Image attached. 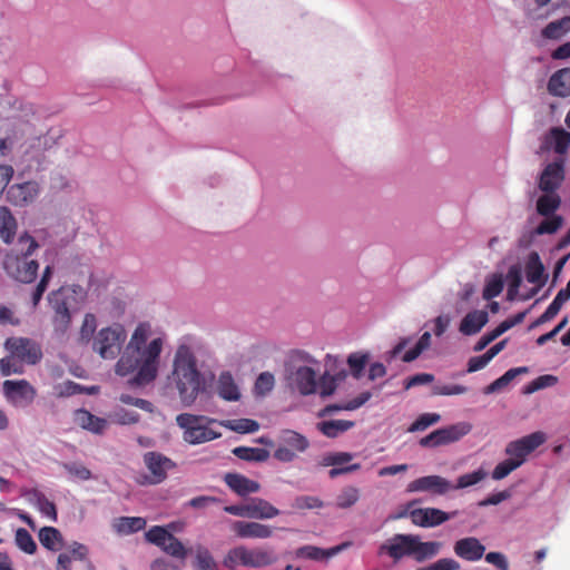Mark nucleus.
<instances>
[{
    "label": "nucleus",
    "mask_w": 570,
    "mask_h": 570,
    "mask_svg": "<svg viewBox=\"0 0 570 570\" xmlns=\"http://www.w3.org/2000/svg\"><path fill=\"white\" fill-rule=\"evenodd\" d=\"M149 333L148 324H138L116 364V374L119 376H127L136 372L128 380L130 387L146 386L157 377L163 340L156 337L147 344Z\"/></svg>",
    "instance_id": "1"
},
{
    "label": "nucleus",
    "mask_w": 570,
    "mask_h": 570,
    "mask_svg": "<svg viewBox=\"0 0 570 570\" xmlns=\"http://www.w3.org/2000/svg\"><path fill=\"white\" fill-rule=\"evenodd\" d=\"M169 380L184 406L193 405L198 395L207 391L206 376L197 368V360L189 345L180 344L177 347Z\"/></svg>",
    "instance_id": "2"
},
{
    "label": "nucleus",
    "mask_w": 570,
    "mask_h": 570,
    "mask_svg": "<svg viewBox=\"0 0 570 570\" xmlns=\"http://www.w3.org/2000/svg\"><path fill=\"white\" fill-rule=\"evenodd\" d=\"M318 362L307 352L293 350L284 363V376L286 385L293 392L302 396H308L317 392V372L312 365Z\"/></svg>",
    "instance_id": "3"
},
{
    "label": "nucleus",
    "mask_w": 570,
    "mask_h": 570,
    "mask_svg": "<svg viewBox=\"0 0 570 570\" xmlns=\"http://www.w3.org/2000/svg\"><path fill=\"white\" fill-rule=\"evenodd\" d=\"M442 548L439 541H421L420 535L396 533L386 542L380 546L379 554H387L400 561L405 557L413 558L417 563H423L435 558Z\"/></svg>",
    "instance_id": "4"
},
{
    "label": "nucleus",
    "mask_w": 570,
    "mask_h": 570,
    "mask_svg": "<svg viewBox=\"0 0 570 570\" xmlns=\"http://www.w3.org/2000/svg\"><path fill=\"white\" fill-rule=\"evenodd\" d=\"M19 244L28 243L26 250L21 252V256L14 258L8 257L4 262V269L8 275L16 281L24 284L32 283L38 275L39 263L36 259H29L35 250L39 247L38 242L27 232L19 236Z\"/></svg>",
    "instance_id": "5"
},
{
    "label": "nucleus",
    "mask_w": 570,
    "mask_h": 570,
    "mask_svg": "<svg viewBox=\"0 0 570 570\" xmlns=\"http://www.w3.org/2000/svg\"><path fill=\"white\" fill-rule=\"evenodd\" d=\"M177 425L184 429V441L190 444H200L220 438V432L215 431L209 425L215 420H208L205 416L181 413L176 417Z\"/></svg>",
    "instance_id": "6"
},
{
    "label": "nucleus",
    "mask_w": 570,
    "mask_h": 570,
    "mask_svg": "<svg viewBox=\"0 0 570 570\" xmlns=\"http://www.w3.org/2000/svg\"><path fill=\"white\" fill-rule=\"evenodd\" d=\"M127 337L122 325L114 324L101 328L94 338L92 350L105 360L116 358Z\"/></svg>",
    "instance_id": "7"
},
{
    "label": "nucleus",
    "mask_w": 570,
    "mask_h": 570,
    "mask_svg": "<svg viewBox=\"0 0 570 570\" xmlns=\"http://www.w3.org/2000/svg\"><path fill=\"white\" fill-rule=\"evenodd\" d=\"M472 425L468 422H459L441 429L434 430L430 434L423 436L419 441L422 448L434 449L458 442L463 436L469 434Z\"/></svg>",
    "instance_id": "8"
},
{
    "label": "nucleus",
    "mask_w": 570,
    "mask_h": 570,
    "mask_svg": "<svg viewBox=\"0 0 570 570\" xmlns=\"http://www.w3.org/2000/svg\"><path fill=\"white\" fill-rule=\"evenodd\" d=\"M48 302L55 312L52 322L56 331L65 333L71 324L72 311H77L78 305L71 303V296L66 294L63 286L52 291Z\"/></svg>",
    "instance_id": "9"
},
{
    "label": "nucleus",
    "mask_w": 570,
    "mask_h": 570,
    "mask_svg": "<svg viewBox=\"0 0 570 570\" xmlns=\"http://www.w3.org/2000/svg\"><path fill=\"white\" fill-rule=\"evenodd\" d=\"M4 347L12 357H17L27 364L35 365L42 358V351L35 341L28 337H9Z\"/></svg>",
    "instance_id": "10"
},
{
    "label": "nucleus",
    "mask_w": 570,
    "mask_h": 570,
    "mask_svg": "<svg viewBox=\"0 0 570 570\" xmlns=\"http://www.w3.org/2000/svg\"><path fill=\"white\" fill-rule=\"evenodd\" d=\"M544 441L546 434L543 432H533L509 442L505 446V454L512 460H520L522 465L525 458L543 444Z\"/></svg>",
    "instance_id": "11"
},
{
    "label": "nucleus",
    "mask_w": 570,
    "mask_h": 570,
    "mask_svg": "<svg viewBox=\"0 0 570 570\" xmlns=\"http://www.w3.org/2000/svg\"><path fill=\"white\" fill-rule=\"evenodd\" d=\"M144 463L151 476H145L146 483L159 484L167 478V472L176 468V463L163 453L150 451L144 454Z\"/></svg>",
    "instance_id": "12"
},
{
    "label": "nucleus",
    "mask_w": 570,
    "mask_h": 570,
    "mask_svg": "<svg viewBox=\"0 0 570 570\" xmlns=\"http://www.w3.org/2000/svg\"><path fill=\"white\" fill-rule=\"evenodd\" d=\"M458 515V510L445 512L438 508H417L410 512L413 524L421 528H434Z\"/></svg>",
    "instance_id": "13"
},
{
    "label": "nucleus",
    "mask_w": 570,
    "mask_h": 570,
    "mask_svg": "<svg viewBox=\"0 0 570 570\" xmlns=\"http://www.w3.org/2000/svg\"><path fill=\"white\" fill-rule=\"evenodd\" d=\"M453 484L440 475H426L413 480L407 484V492H428L434 495H443L452 490Z\"/></svg>",
    "instance_id": "14"
},
{
    "label": "nucleus",
    "mask_w": 570,
    "mask_h": 570,
    "mask_svg": "<svg viewBox=\"0 0 570 570\" xmlns=\"http://www.w3.org/2000/svg\"><path fill=\"white\" fill-rule=\"evenodd\" d=\"M39 193L40 188L37 181L13 184L7 190V200L14 206H26L33 202Z\"/></svg>",
    "instance_id": "15"
},
{
    "label": "nucleus",
    "mask_w": 570,
    "mask_h": 570,
    "mask_svg": "<svg viewBox=\"0 0 570 570\" xmlns=\"http://www.w3.org/2000/svg\"><path fill=\"white\" fill-rule=\"evenodd\" d=\"M230 528L240 539H268L274 532L273 527L254 521H234Z\"/></svg>",
    "instance_id": "16"
},
{
    "label": "nucleus",
    "mask_w": 570,
    "mask_h": 570,
    "mask_svg": "<svg viewBox=\"0 0 570 570\" xmlns=\"http://www.w3.org/2000/svg\"><path fill=\"white\" fill-rule=\"evenodd\" d=\"M453 551L459 558L475 562L484 556L485 546L475 537H465L454 542Z\"/></svg>",
    "instance_id": "17"
},
{
    "label": "nucleus",
    "mask_w": 570,
    "mask_h": 570,
    "mask_svg": "<svg viewBox=\"0 0 570 570\" xmlns=\"http://www.w3.org/2000/svg\"><path fill=\"white\" fill-rule=\"evenodd\" d=\"M351 546V542H343L335 547L323 549L315 546H302L295 550V557L298 559H308L314 561H326L337 556Z\"/></svg>",
    "instance_id": "18"
},
{
    "label": "nucleus",
    "mask_w": 570,
    "mask_h": 570,
    "mask_svg": "<svg viewBox=\"0 0 570 570\" xmlns=\"http://www.w3.org/2000/svg\"><path fill=\"white\" fill-rule=\"evenodd\" d=\"M3 394L12 402L24 401L29 404L36 396V390L27 380H7L3 382Z\"/></svg>",
    "instance_id": "19"
},
{
    "label": "nucleus",
    "mask_w": 570,
    "mask_h": 570,
    "mask_svg": "<svg viewBox=\"0 0 570 570\" xmlns=\"http://www.w3.org/2000/svg\"><path fill=\"white\" fill-rule=\"evenodd\" d=\"M529 309L519 312L518 314L513 315L512 317H509L501 322L493 331L484 334L474 345V351L480 352L483 351L491 342L497 340L499 336H501L503 333L512 328L513 326L520 324L523 322L524 317L527 316Z\"/></svg>",
    "instance_id": "20"
},
{
    "label": "nucleus",
    "mask_w": 570,
    "mask_h": 570,
    "mask_svg": "<svg viewBox=\"0 0 570 570\" xmlns=\"http://www.w3.org/2000/svg\"><path fill=\"white\" fill-rule=\"evenodd\" d=\"M570 145V132L562 127H552L546 135L541 145L542 150H553L563 155Z\"/></svg>",
    "instance_id": "21"
},
{
    "label": "nucleus",
    "mask_w": 570,
    "mask_h": 570,
    "mask_svg": "<svg viewBox=\"0 0 570 570\" xmlns=\"http://www.w3.org/2000/svg\"><path fill=\"white\" fill-rule=\"evenodd\" d=\"M563 179V160L549 164L542 171L539 180V188L544 194H556Z\"/></svg>",
    "instance_id": "22"
},
{
    "label": "nucleus",
    "mask_w": 570,
    "mask_h": 570,
    "mask_svg": "<svg viewBox=\"0 0 570 570\" xmlns=\"http://www.w3.org/2000/svg\"><path fill=\"white\" fill-rule=\"evenodd\" d=\"M224 482L233 492L239 497H246L250 493H256L261 489L258 482L236 472L226 473L224 475Z\"/></svg>",
    "instance_id": "23"
},
{
    "label": "nucleus",
    "mask_w": 570,
    "mask_h": 570,
    "mask_svg": "<svg viewBox=\"0 0 570 570\" xmlns=\"http://www.w3.org/2000/svg\"><path fill=\"white\" fill-rule=\"evenodd\" d=\"M488 322L489 315L485 311L474 309L462 318L459 330L463 335H475Z\"/></svg>",
    "instance_id": "24"
},
{
    "label": "nucleus",
    "mask_w": 570,
    "mask_h": 570,
    "mask_svg": "<svg viewBox=\"0 0 570 570\" xmlns=\"http://www.w3.org/2000/svg\"><path fill=\"white\" fill-rule=\"evenodd\" d=\"M527 281L539 286H543L548 281L544 265L537 252H531L525 264Z\"/></svg>",
    "instance_id": "25"
},
{
    "label": "nucleus",
    "mask_w": 570,
    "mask_h": 570,
    "mask_svg": "<svg viewBox=\"0 0 570 570\" xmlns=\"http://www.w3.org/2000/svg\"><path fill=\"white\" fill-rule=\"evenodd\" d=\"M217 394L227 402H236L242 394L229 371H223L217 381Z\"/></svg>",
    "instance_id": "26"
},
{
    "label": "nucleus",
    "mask_w": 570,
    "mask_h": 570,
    "mask_svg": "<svg viewBox=\"0 0 570 570\" xmlns=\"http://www.w3.org/2000/svg\"><path fill=\"white\" fill-rule=\"evenodd\" d=\"M548 91L552 96H570V68L556 71L548 81Z\"/></svg>",
    "instance_id": "27"
},
{
    "label": "nucleus",
    "mask_w": 570,
    "mask_h": 570,
    "mask_svg": "<svg viewBox=\"0 0 570 570\" xmlns=\"http://www.w3.org/2000/svg\"><path fill=\"white\" fill-rule=\"evenodd\" d=\"M279 513L281 511L265 499L252 498L249 500V519L268 520Z\"/></svg>",
    "instance_id": "28"
},
{
    "label": "nucleus",
    "mask_w": 570,
    "mask_h": 570,
    "mask_svg": "<svg viewBox=\"0 0 570 570\" xmlns=\"http://www.w3.org/2000/svg\"><path fill=\"white\" fill-rule=\"evenodd\" d=\"M79 425L95 434H102L108 425L107 420L91 414L85 409H80L76 413Z\"/></svg>",
    "instance_id": "29"
},
{
    "label": "nucleus",
    "mask_w": 570,
    "mask_h": 570,
    "mask_svg": "<svg viewBox=\"0 0 570 570\" xmlns=\"http://www.w3.org/2000/svg\"><path fill=\"white\" fill-rule=\"evenodd\" d=\"M277 560L276 554L272 549H248L247 567L248 568H264L275 563Z\"/></svg>",
    "instance_id": "30"
},
{
    "label": "nucleus",
    "mask_w": 570,
    "mask_h": 570,
    "mask_svg": "<svg viewBox=\"0 0 570 570\" xmlns=\"http://www.w3.org/2000/svg\"><path fill=\"white\" fill-rule=\"evenodd\" d=\"M17 229V220L7 207H0V237L6 244H11Z\"/></svg>",
    "instance_id": "31"
},
{
    "label": "nucleus",
    "mask_w": 570,
    "mask_h": 570,
    "mask_svg": "<svg viewBox=\"0 0 570 570\" xmlns=\"http://www.w3.org/2000/svg\"><path fill=\"white\" fill-rule=\"evenodd\" d=\"M40 543L50 551H58L63 547L61 532L53 527H43L38 533Z\"/></svg>",
    "instance_id": "32"
},
{
    "label": "nucleus",
    "mask_w": 570,
    "mask_h": 570,
    "mask_svg": "<svg viewBox=\"0 0 570 570\" xmlns=\"http://www.w3.org/2000/svg\"><path fill=\"white\" fill-rule=\"evenodd\" d=\"M146 520L140 517H120L115 520L114 528L117 533L128 535L144 530Z\"/></svg>",
    "instance_id": "33"
},
{
    "label": "nucleus",
    "mask_w": 570,
    "mask_h": 570,
    "mask_svg": "<svg viewBox=\"0 0 570 570\" xmlns=\"http://www.w3.org/2000/svg\"><path fill=\"white\" fill-rule=\"evenodd\" d=\"M355 425L354 421L330 420L317 423V429L327 438H337L341 433L348 431Z\"/></svg>",
    "instance_id": "34"
},
{
    "label": "nucleus",
    "mask_w": 570,
    "mask_h": 570,
    "mask_svg": "<svg viewBox=\"0 0 570 570\" xmlns=\"http://www.w3.org/2000/svg\"><path fill=\"white\" fill-rule=\"evenodd\" d=\"M58 389L57 395L59 397H69L76 394L96 395L99 392V386L97 385L85 386L71 380L65 381Z\"/></svg>",
    "instance_id": "35"
},
{
    "label": "nucleus",
    "mask_w": 570,
    "mask_h": 570,
    "mask_svg": "<svg viewBox=\"0 0 570 570\" xmlns=\"http://www.w3.org/2000/svg\"><path fill=\"white\" fill-rule=\"evenodd\" d=\"M232 453L247 462H265L269 458V451L263 448L236 446Z\"/></svg>",
    "instance_id": "36"
},
{
    "label": "nucleus",
    "mask_w": 570,
    "mask_h": 570,
    "mask_svg": "<svg viewBox=\"0 0 570 570\" xmlns=\"http://www.w3.org/2000/svg\"><path fill=\"white\" fill-rule=\"evenodd\" d=\"M570 31V16L562 17L561 19L549 22L542 29V37L547 39H560Z\"/></svg>",
    "instance_id": "37"
},
{
    "label": "nucleus",
    "mask_w": 570,
    "mask_h": 570,
    "mask_svg": "<svg viewBox=\"0 0 570 570\" xmlns=\"http://www.w3.org/2000/svg\"><path fill=\"white\" fill-rule=\"evenodd\" d=\"M561 199L557 194H543L537 200V215L539 216H554L560 207Z\"/></svg>",
    "instance_id": "38"
},
{
    "label": "nucleus",
    "mask_w": 570,
    "mask_h": 570,
    "mask_svg": "<svg viewBox=\"0 0 570 570\" xmlns=\"http://www.w3.org/2000/svg\"><path fill=\"white\" fill-rule=\"evenodd\" d=\"M248 548L238 546L230 549L223 560V566L235 570L238 566L247 567Z\"/></svg>",
    "instance_id": "39"
},
{
    "label": "nucleus",
    "mask_w": 570,
    "mask_h": 570,
    "mask_svg": "<svg viewBox=\"0 0 570 570\" xmlns=\"http://www.w3.org/2000/svg\"><path fill=\"white\" fill-rule=\"evenodd\" d=\"M508 292L507 299L514 301L519 294V288L522 284V267L520 264H513L509 267L507 274Z\"/></svg>",
    "instance_id": "40"
},
{
    "label": "nucleus",
    "mask_w": 570,
    "mask_h": 570,
    "mask_svg": "<svg viewBox=\"0 0 570 570\" xmlns=\"http://www.w3.org/2000/svg\"><path fill=\"white\" fill-rule=\"evenodd\" d=\"M567 301L563 294L558 293L547 309L529 326V330L553 320Z\"/></svg>",
    "instance_id": "41"
},
{
    "label": "nucleus",
    "mask_w": 570,
    "mask_h": 570,
    "mask_svg": "<svg viewBox=\"0 0 570 570\" xmlns=\"http://www.w3.org/2000/svg\"><path fill=\"white\" fill-rule=\"evenodd\" d=\"M279 440L284 445L298 452H304L309 446L308 440L303 434L293 430L282 431Z\"/></svg>",
    "instance_id": "42"
},
{
    "label": "nucleus",
    "mask_w": 570,
    "mask_h": 570,
    "mask_svg": "<svg viewBox=\"0 0 570 570\" xmlns=\"http://www.w3.org/2000/svg\"><path fill=\"white\" fill-rule=\"evenodd\" d=\"M504 287V278L502 274L494 273L485 278L482 297L487 301L499 296Z\"/></svg>",
    "instance_id": "43"
},
{
    "label": "nucleus",
    "mask_w": 570,
    "mask_h": 570,
    "mask_svg": "<svg viewBox=\"0 0 570 570\" xmlns=\"http://www.w3.org/2000/svg\"><path fill=\"white\" fill-rule=\"evenodd\" d=\"M542 217L543 219L533 228V233L539 234V236L556 234L564 223L561 215Z\"/></svg>",
    "instance_id": "44"
},
{
    "label": "nucleus",
    "mask_w": 570,
    "mask_h": 570,
    "mask_svg": "<svg viewBox=\"0 0 570 570\" xmlns=\"http://www.w3.org/2000/svg\"><path fill=\"white\" fill-rule=\"evenodd\" d=\"M220 425L242 434L254 433L259 429V423L252 419L227 420L220 422Z\"/></svg>",
    "instance_id": "45"
},
{
    "label": "nucleus",
    "mask_w": 570,
    "mask_h": 570,
    "mask_svg": "<svg viewBox=\"0 0 570 570\" xmlns=\"http://www.w3.org/2000/svg\"><path fill=\"white\" fill-rule=\"evenodd\" d=\"M368 353H351L347 356V365L354 379L360 380L363 376L364 368L368 362Z\"/></svg>",
    "instance_id": "46"
},
{
    "label": "nucleus",
    "mask_w": 570,
    "mask_h": 570,
    "mask_svg": "<svg viewBox=\"0 0 570 570\" xmlns=\"http://www.w3.org/2000/svg\"><path fill=\"white\" fill-rule=\"evenodd\" d=\"M431 345V334L430 332H424L414 347L406 351L403 356L402 361L405 363H411L415 361L425 350H428Z\"/></svg>",
    "instance_id": "47"
},
{
    "label": "nucleus",
    "mask_w": 570,
    "mask_h": 570,
    "mask_svg": "<svg viewBox=\"0 0 570 570\" xmlns=\"http://www.w3.org/2000/svg\"><path fill=\"white\" fill-rule=\"evenodd\" d=\"M360 499V491L353 485L344 487L336 497V507L338 509H350Z\"/></svg>",
    "instance_id": "48"
},
{
    "label": "nucleus",
    "mask_w": 570,
    "mask_h": 570,
    "mask_svg": "<svg viewBox=\"0 0 570 570\" xmlns=\"http://www.w3.org/2000/svg\"><path fill=\"white\" fill-rule=\"evenodd\" d=\"M487 476L488 472L484 469L479 468L475 471L460 475L458 478L456 484H453L452 490L465 489L475 485L482 480H484Z\"/></svg>",
    "instance_id": "49"
},
{
    "label": "nucleus",
    "mask_w": 570,
    "mask_h": 570,
    "mask_svg": "<svg viewBox=\"0 0 570 570\" xmlns=\"http://www.w3.org/2000/svg\"><path fill=\"white\" fill-rule=\"evenodd\" d=\"M161 550L167 554L179 559L180 563L184 566V560L186 559L188 551L181 543V541L178 538H176L173 533L169 535L167 542H165V546L161 548Z\"/></svg>",
    "instance_id": "50"
},
{
    "label": "nucleus",
    "mask_w": 570,
    "mask_h": 570,
    "mask_svg": "<svg viewBox=\"0 0 570 570\" xmlns=\"http://www.w3.org/2000/svg\"><path fill=\"white\" fill-rule=\"evenodd\" d=\"M32 495L35 498V504L37 505L38 510L49 518H51L53 521L57 520V509L52 501H50L42 492L38 490L32 491Z\"/></svg>",
    "instance_id": "51"
},
{
    "label": "nucleus",
    "mask_w": 570,
    "mask_h": 570,
    "mask_svg": "<svg viewBox=\"0 0 570 570\" xmlns=\"http://www.w3.org/2000/svg\"><path fill=\"white\" fill-rule=\"evenodd\" d=\"M337 386V380L332 376L330 371H325L317 379V387H320L318 394L322 399L332 396L335 393Z\"/></svg>",
    "instance_id": "52"
},
{
    "label": "nucleus",
    "mask_w": 570,
    "mask_h": 570,
    "mask_svg": "<svg viewBox=\"0 0 570 570\" xmlns=\"http://www.w3.org/2000/svg\"><path fill=\"white\" fill-rule=\"evenodd\" d=\"M17 547L28 554H33L37 551V543L33 540L32 535L24 529L19 528L16 531V538H14Z\"/></svg>",
    "instance_id": "53"
},
{
    "label": "nucleus",
    "mask_w": 570,
    "mask_h": 570,
    "mask_svg": "<svg viewBox=\"0 0 570 570\" xmlns=\"http://www.w3.org/2000/svg\"><path fill=\"white\" fill-rule=\"evenodd\" d=\"M441 415L439 413H423L407 428V432H421L425 431L431 425L439 423Z\"/></svg>",
    "instance_id": "54"
},
{
    "label": "nucleus",
    "mask_w": 570,
    "mask_h": 570,
    "mask_svg": "<svg viewBox=\"0 0 570 570\" xmlns=\"http://www.w3.org/2000/svg\"><path fill=\"white\" fill-rule=\"evenodd\" d=\"M275 385V377L271 372H262L254 385V392L257 396H265L267 395Z\"/></svg>",
    "instance_id": "55"
},
{
    "label": "nucleus",
    "mask_w": 570,
    "mask_h": 570,
    "mask_svg": "<svg viewBox=\"0 0 570 570\" xmlns=\"http://www.w3.org/2000/svg\"><path fill=\"white\" fill-rule=\"evenodd\" d=\"M326 503L315 495H298L294 499L292 507L296 510L322 509Z\"/></svg>",
    "instance_id": "56"
},
{
    "label": "nucleus",
    "mask_w": 570,
    "mask_h": 570,
    "mask_svg": "<svg viewBox=\"0 0 570 570\" xmlns=\"http://www.w3.org/2000/svg\"><path fill=\"white\" fill-rule=\"evenodd\" d=\"M355 456L351 452H330L323 455L320 465L322 466H336L348 463Z\"/></svg>",
    "instance_id": "57"
},
{
    "label": "nucleus",
    "mask_w": 570,
    "mask_h": 570,
    "mask_svg": "<svg viewBox=\"0 0 570 570\" xmlns=\"http://www.w3.org/2000/svg\"><path fill=\"white\" fill-rule=\"evenodd\" d=\"M170 534L165 527L154 525L145 533V539L161 549Z\"/></svg>",
    "instance_id": "58"
},
{
    "label": "nucleus",
    "mask_w": 570,
    "mask_h": 570,
    "mask_svg": "<svg viewBox=\"0 0 570 570\" xmlns=\"http://www.w3.org/2000/svg\"><path fill=\"white\" fill-rule=\"evenodd\" d=\"M521 466L520 460H512L510 458L500 462L492 471L491 476L493 480H502L508 476L512 471Z\"/></svg>",
    "instance_id": "59"
},
{
    "label": "nucleus",
    "mask_w": 570,
    "mask_h": 570,
    "mask_svg": "<svg viewBox=\"0 0 570 570\" xmlns=\"http://www.w3.org/2000/svg\"><path fill=\"white\" fill-rule=\"evenodd\" d=\"M97 328L96 316L91 313L85 315L81 328H80V341L82 343H89Z\"/></svg>",
    "instance_id": "60"
},
{
    "label": "nucleus",
    "mask_w": 570,
    "mask_h": 570,
    "mask_svg": "<svg viewBox=\"0 0 570 570\" xmlns=\"http://www.w3.org/2000/svg\"><path fill=\"white\" fill-rule=\"evenodd\" d=\"M114 422L120 425L136 424L140 420V414L136 411H130L124 407H119L114 413Z\"/></svg>",
    "instance_id": "61"
},
{
    "label": "nucleus",
    "mask_w": 570,
    "mask_h": 570,
    "mask_svg": "<svg viewBox=\"0 0 570 570\" xmlns=\"http://www.w3.org/2000/svg\"><path fill=\"white\" fill-rule=\"evenodd\" d=\"M461 564L453 558H441L415 570H460Z\"/></svg>",
    "instance_id": "62"
},
{
    "label": "nucleus",
    "mask_w": 570,
    "mask_h": 570,
    "mask_svg": "<svg viewBox=\"0 0 570 570\" xmlns=\"http://www.w3.org/2000/svg\"><path fill=\"white\" fill-rule=\"evenodd\" d=\"M196 567L198 570H217V563L206 548H199L196 553Z\"/></svg>",
    "instance_id": "63"
},
{
    "label": "nucleus",
    "mask_w": 570,
    "mask_h": 570,
    "mask_svg": "<svg viewBox=\"0 0 570 570\" xmlns=\"http://www.w3.org/2000/svg\"><path fill=\"white\" fill-rule=\"evenodd\" d=\"M514 380V376L510 370H508L502 376L494 380L491 384L487 385L483 389L484 394H493L501 392L504 387H507L511 381Z\"/></svg>",
    "instance_id": "64"
}]
</instances>
